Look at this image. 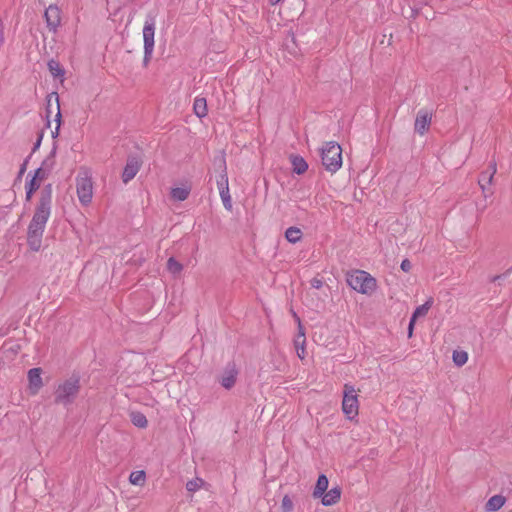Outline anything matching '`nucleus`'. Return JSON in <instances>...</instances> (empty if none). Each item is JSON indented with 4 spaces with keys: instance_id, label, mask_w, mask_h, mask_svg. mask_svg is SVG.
Segmentation results:
<instances>
[{
    "instance_id": "f257e3e1",
    "label": "nucleus",
    "mask_w": 512,
    "mask_h": 512,
    "mask_svg": "<svg viewBox=\"0 0 512 512\" xmlns=\"http://www.w3.org/2000/svg\"><path fill=\"white\" fill-rule=\"evenodd\" d=\"M52 185L47 184L41 190L39 202L27 230V243L31 250L39 251L46 223L51 214Z\"/></svg>"
},
{
    "instance_id": "f03ea898",
    "label": "nucleus",
    "mask_w": 512,
    "mask_h": 512,
    "mask_svg": "<svg viewBox=\"0 0 512 512\" xmlns=\"http://www.w3.org/2000/svg\"><path fill=\"white\" fill-rule=\"evenodd\" d=\"M80 389V377L72 375L56 386L54 391V403L65 407L73 404L78 397Z\"/></svg>"
},
{
    "instance_id": "7ed1b4c3",
    "label": "nucleus",
    "mask_w": 512,
    "mask_h": 512,
    "mask_svg": "<svg viewBox=\"0 0 512 512\" xmlns=\"http://www.w3.org/2000/svg\"><path fill=\"white\" fill-rule=\"evenodd\" d=\"M322 165L331 173H335L342 166V148L334 141L326 142L320 150Z\"/></svg>"
},
{
    "instance_id": "20e7f679",
    "label": "nucleus",
    "mask_w": 512,
    "mask_h": 512,
    "mask_svg": "<svg viewBox=\"0 0 512 512\" xmlns=\"http://www.w3.org/2000/svg\"><path fill=\"white\" fill-rule=\"evenodd\" d=\"M348 285L362 294H371L376 289V280L369 273L356 270L347 277Z\"/></svg>"
},
{
    "instance_id": "39448f33",
    "label": "nucleus",
    "mask_w": 512,
    "mask_h": 512,
    "mask_svg": "<svg viewBox=\"0 0 512 512\" xmlns=\"http://www.w3.org/2000/svg\"><path fill=\"white\" fill-rule=\"evenodd\" d=\"M359 403L356 390L353 385L345 384L343 390L342 411L348 419L358 415Z\"/></svg>"
},
{
    "instance_id": "423d86ee",
    "label": "nucleus",
    "mask_w": 512,
    "mask_h": 512,
    "mask_svg": "<svg viewBox=\"0 0 512 512\" xmlns=\"http://www.w3.org/2000/svg\"><path fill=\"white\" fill-rule=\"evenodd\" d=\"M155 21L153 18L146 20L143 27L144 58L143 64L147 66L151 60L154 48Z\"/></svg>"
},
{
    "instance_id": "0eeeda50",
    "label": "nucleus",
    "mask_w": 512,
    "mask_h": 512,
    "mask_svg": "<svg viewBox=\"0 0 512 512\" xmlns=\"http://www.w3.org/2000/svg\"><path fill=\"white\" fill-rule=\"evenodd\" d=\"M77 196L80 203L87 206L93 197V185L89 176H78L76 179Z\"/></svg>"
},
{
    "instance_id": "6e6552de",
    "label": "nucleus",
    "mask_w": 512,
    "mask_h": 512,
    "mask_svg": "<svg viewBox=\"0 0 512 512\" xmlns=\"http://www.w3.org/2000/svg\"><path fill=\"white\" fill-rule=\"evenodd\" d=\"M496 171V161H492L490 162L488 169L486 171L481 172L480 174L478 184L480 185L485 197H487L488 194H492V192L488 189V186L492 184Z\"/></svg>"
},
{
    "instance_id": "1a4fd4ad",
    "label": "nucleus",
    "mask_w": 512,
    "mask_h": 512,
    "mask_svg": "<svg viewBox=\"0 0 512 512\" xmlns=\"http://www.w3.org/2000/svg\"><path fill=\"white\" fill-rule=\"evenodd\" d=\"M431 120L432 112L428 111L427 109H420L415 119V132L419 135H424L431 125Z\"/></svg>"
},
{
    "instance_id": "9d476101",
    "label": "nucleus",
    "mask_w": 512,
    "mask_h": 512,
    "mask_svg": "<svg viewBox=\"0 0 512 512\" xmlns=\"http://www.w3.org/2000/svg\"><path fill=\"white\" fill-rule=\"evenodd\" d=\"M53 101L56 104V110H57V113L55 115V121L57 122V126H56L55 131H52V137L56 138L58 136L59 128H60V124H61V111H60L59 97L56 92H52V93L48 94L46 97V102H47L46 118L47 119H49L50 114L52 113L51 106H52Z\"/></svg>"
},
{
    "instance_id": "9b49d317",
    "label": "nucleus",
    "mask_w": 512,
    "mask_h": 512,
    "mask_svg": "<svg viewBox=\"0 0 512 512\" xmlns=\"http://www.w3.org/2000/svg\"><path fill=\"white\" fill-rule=\"evenodd\" d=\"M60 9L55 5H50L44 13L47 27L51 31H56L61 21Z\"/></svg>"
},
{
    "instance_id": "f8f14e48",
    "label": "nucleus",
    "mask_w": 512,
    "mask_h": 512,
    "mask_svg": "<svg viewBox=\"0 0 512 512\" xmlns=\"http://www.w3.org/2000/svg\"><path fill=\"white\" fill-rule=\"evenodd\" d=\"M141 167L140 161L137 157H129L122 173V180L124 183L131 181L138 173Z\"/></svg>"
},
{
    "instance_id": "ddd939ff",
    "label": "nucleus",
    "mask_w": 512,
    "mask_h": 512,
    "mask_svg": "<svg viewBox=\"0 0 512 512\" xmlns=\"http://www.w3.org/2000/svg\"><path fill=\"white\" fill-rule=\"evenodd\" d=\"M41 368H32L28 371L29 390L31 394L35 395L43 386Z\"/></svg>"
},
{
    "instance_id": "4468645a",
    "label": "nucleus",
    "mask_w": 512,
    "mask_h": 512,
    "mask_svg": "<svg viewBox=\"0 0 512 512\" xmlns=\"http://www.w3.org/2000/svg\"><path fill=\"white\" fill-rule=\"evenodd\" d=\"M237 375L238 371L235 367V364H229L221 376L220 384L225 389H231L236 383Z\"/></svg>"
},
{
    "instance_id": "2eb2a0df",
    "label": "nucleus",
    "mask_w": 512,
    "mask_h": 512,
    "mask_svg": "<svg viewBox=\"0 0 512 512\" xmlns=\"http://www.w3.org/2000/svg\"><path fill=\"white\" fill-rule=\"evenodd\" d=\"M341 497V488L336 486L325 492L320 498L324 506H332L336 504Z\"/></svg>"
},
{
    "instance_id": "dca6fc26",
    "label": "nucleus",
    "mask_w": 512,
    "mask_h": 512,
    "mask_svg": "<svg viewBox=\"0 0 512 512\" xmlns=\"http://www.w3.org/2000/svg\"><path fill=\"white\" fill-rule=\"evenodd\" d=\"M292 165V171L298 175L304 174L308 169V164L300 155L291 154L289 157Z\"/></svg>"
},
{
    "instance_id": "f3484780",
    "label": "nucleus",
    "mask_w": 512,
    "mask_h": 512,
    "mask_svg": "<svg viewBox=\"0 0 512 512\" xmlns=\"http://www.w3.org/2000/svg\"><path fill=\"white\" fill-rule=\"evenodd\" d=\"M506 498L502 495L492 496L485 504V510L487 512L498 511L505 504Z\"/></svg>"
},
{
    "instance_id": "a211bd4d",
    "label": "nucleus",
    "mask_w": 512,
    "mask_h": 512,
    "mask_svg": "<svg viewBox=\"0 0 512 512\" xmlns=\"http://www.w3.org/2000/svg\"><path fill=\"white\" fill-rule=\"evenodd\" d=\"M328 485V478L326 477V475L321 474L317 479L314 491L312 493L313 497L320 498L326 492Z\"/></svg>"
},
{
    "instance_id": "6ab92c4d",
    "label": "nucleus",
    "mask_w": 512,
    "mask_h": 512,
    "mask_svg": "<svg viewBox=\"0 0 512 512\" xmlns=\"http://www.w3.org/2000/svg\"><path fill=\"white\" fill-rule=\"evenodd\" d=\"M194 113L199 117L203 118L207 115V101L203 97H196L193 103Z\"/></svg>"
},
{
    "instance_id": "aec40b11",
    "label": "nucleus",
    "mask_w": 512,
    "mask_h": 512,
    "mask_svg": "<svg viewBox=\"0 0 512 512\" xmlns=\"http://www.w3.org/2000/svg\"><path fill=\"white\" fill-rule=\"evenodd\" d=\"M48 69L54 78L62 79L64 77L65 70L58 61L54 59L50 60L48 62Z\"/></svg>"
},
{
    "instance_id": "412c9836",
    "label": "nucleus",
    "mask_w": 512,
    "mask_h": 512,
    "mask_svg": "<svg viewBox=\"0 0 512 512\" xmlns=\"http://www.w3.org/2000/svg\"><path fill=\"white\" fill-rule=\"evenodd\" d=\"M130 419L133 425H135L138 428H146L148 425V420L146 416L141 412H131Z\"/></svg>"
},
{
    "instance_id": "4be33fe9",
    "label": "nucleus",
    "mask_w": 512,
    "mask_h": 512,
    "mask_svg": "<svg viewBox=\"0 0 512 512\" xmlns=\"http://www.w3.org/2000/svg\"><path fill=\"white\" fill-rule=\"evenodd\" d=\"M302 231L297 227H289L285 232V238L290 243H297L302 238Z\"/></svg>"
},
{
    "instance_id": "5701e85b",
    "label": "nucleus",
    "mask_w": 512,
    "mask_h": 512,
    "mask_svg": "<svg viewBox=\"0 0 512 512\" xmlns=\"http://www.w3.org/2000/svg\"><path fill=\"white\" fill-rule=\"evenodd\" d=\"M217 187L219 191L229 189L228 176L226 171L225 160H222V171L217 179Z\"/></svg>"
},
{
    "instance_id": "b1692460",
    "label": "nucleus",
    "mask_w": 512,
    "mask_h": 512,
    "mask_svg": "<svg viewBox=\"0 0 512 512\" xmlns=\"http://www.w3.org/2000/svg\"><path fill=\"white\" fill-rule=\"evenodd\" d=\"M190 188L176 187L171 190V197L176 201H184L189 197Z\"/></svg>"
},
{
    "instance_id": "393cba45",
    "label": "nucleus",
    "mask_w": 512,
    "mask_h": 512,
    "mask_svg": "<svg viewBox=\"0 0 512 512\" xmlns=\"http://www.w3.org/2000/svg\"><path fill=\"white\" fill-rule=\"evenodd\" d=\"M432 306V300H427L424 304L418 306L412 314V318L417 320L420 317H424L427 315L429 309Z\"/></svg>"
},
{
    "instance_id": "a878e982",
    "label": "nucleus",
    "mask_w": 512,
    "mask_h": 512,
    "mask_svg": "<svg viewBox=\"0 0 512 512\" xmlns=\"http://www.w3.org/2000/svg\"><path fill=\"white\" fill-rule=\"evenodd\" d=\"M55 155H56V147L54 146L51 150L50 154L43 160L41 167L45 168L46 171L51 173L54 165H55Z\"/></svg>"
},
{
    "instance_id": "bb28decb",
    "label": "nucleus",
    "mask_w": 512,
    "mask_h": 512,
    "mask_svg": "<svg viewBox=\"0 0 512 512\" xmlns=\"http://www.w3.org/2000/svg\"><path fill=\"white\" fill-rule=\"evenodd\" d=\"M167 270L173 275H178L183 270V265L174 257H170L167 260Z\"/></svg>"
},
{
    "instance_id": "cd10ccee",
    "label": "nucleus",
    "mask_w": 512,
    "mask_h": 512,
    "mask_svg": "<svg viewBox=\"0 0 512 512\" xmlns=\"http://www.w3.org/2000/svg\"><path fill=\"white\" fill-rule=\"evenodd\" d=\"M452 358H453V362L455 363V365L458 366V367H461V366H463L467 362L468 354L465 351H457V350H455L453 352Z\"/></svg>"
},
{
    "instance_id": "c85d7f7f",
    "label": "nucleus",
    "mask_w": 512,
    "mask_h": 512,
    "mask_svg": "<svg viewBox=\"0 0 512 512\" xmlns=\"http://www.w3.org/2000/svg\"><path fill=\"white\" fill-rule=\"evenodd\" d=\"M145 478H146V475H145V472L144 471H135V472H132L129 476V481L133 484V485H143L145 483Z\"/></svg>"
},
{
    "instance_id": "c756f323",
    "label": "nucleus",
    "mask_w": 512,
    "mask_h": 512,
    "mask_svg": "<svg viewBox=\"0 0 512 512\" xmlns=\"http://www.w3.org/2000/svg\"><path fill=\"white\" fill-rule=\"evenodd\" d=\"M219 193H220V197H221L224 207L227 210H231L232 202H231V196L229 193V189L221 190V191H219Z\"/></svg>"
},
{
    "instance_id": "7c9ffc66",
    "label": "nucleus",
    "mask_w": 512,
    "mask_h": 512,
    "mask_svg": "<svg viewBox=\"0 0 512 512\" xmlns=\"http://www.w3.org/2000/svg\"><path fill=\"white\" fill-rule=\"evenodd\" d=\"M203 484V480L200 478H195L193 480H190L186 484V489L190 492L197 491Z\"/></svg>"
},
{
    "instance_id": "2f4dec72",
    "label": "nucleus",
    "mask_w": 512,
    "mask_h": 512,
    "mask_svg": "<svg viewBox=\"0 0 512 512\" xmlns=\"http://www.w3.org/2000/svg\"><path fill=\"white\" fill-rule=\"evenodd\" d=\"M294 316H295L296 320L298 321V334H297V337H298V339H301V349L304 351V345H305V342H306L305 330H304V327L301 325L300 318L296 314Z\"/></svg>"
},
{
    "instance_id": "473e14b6",
    "label": "nucleus",
    "mask_w": 512,
    "mask_h": 512,
    "mask_svg": "<svg viewBox=\"0 0 512 512\" xmlns=\"http://www.w3.org/2000/svg\"><path fill=\"white\" fill-rule=\"evenodd\" d=\"M293 510V502L292 499L285 495L282 499L281 503V512H291Z\"/></svg>"
},
{
    "instance_id": "72a5a7b5",
    "label": "nucleus",
    "mask_w": 512,
    "mask_h": 512,
    "mask_svg": "<svg viewBox=\"0 0 512 512\" xmlns=\"http://www.w3.org/2000/svg\"><path fill=\"white\" fill-rule=\"evenodd\" d=\"M49 172L45 170V168H42L41 166L37 168L34 172V177L38 179L40 182L44 181L48 178Z\"/></svg>"
},
{
    "instance_id": "f704fd0d",
    "label": "nucleus",
    "mask_w": 512,
    "mask_h": 512,
    "mask_svg": "<svg viewBox=\"0 0 512 512\" xmlns=\"http://www.w3.org/2000/svg\"><path fill=\"white\" fill-rule=\"evenodd\" d=\"M41 182L36 179L34 176L26 183L25 188L30 189V191H37L40 187Z\"/></svg>"
},
{
    "instance_id": "c9c22d12",
    "label": "nucleus",
    "mask_w": 512,
    "mask_h": 512,
    "mask_svg": "<svg viewBox=\"0 0 512 512\" xmlns=\"http://www.w3.org/2000/svg\"><path fill=\"white\" fill-rule=\"evenodd\" d=\"M30 158H31V154L21 164L18 175H17L18 180H20L22 178V176L24 175V173L26 172L27 165H28Z\"/></svg>"
},
{
    "instance_id": "e433bc0d",
    "label": "nucleus",
    "mask_w": 512,
    "mask_h": 512,
    "mask_svg": "<svg viewBox=\"0 0 512 512\" xmlns=\"http://www.w3.org/2000/svg\"><path fill=\"white\" fill-rule=\"evenodd\" d=\"M412 268V264L411 262L408 260V259H404L401 263V269L404 271V272H409Z\"/></svg>"
},
{
    "instance_id": "4c0bfd02",
    "label": "nucleus",
    "mask_w": 512,
    "mask_h": 512,
    "mask_svg": "<svg viewBox=\"0 0 512 512\" xmlns=\"http://www.w3.org/2000/svg\"><path fill=\"white\" fill-rule=\"evenodd\" d=\"M511 271H512V267H511L510 269H508V270L506 271V273H504V274L492 276V277L490 278V281H491V282L499 281V280H500V279H502L503 277H506V276H507Z\"/></svg>"
},
{
    "instance_id": "58836bf2",
    "label": "nucleus",
    "mask_w": 512,
    "mask_h": 512,
    "mask_svg": "<svg viewBox=\"0 0 512 512\" xmlns=\"http://www.w3.org/2000/svg\"><path fill=\"white\" fill-rule=\"evenodd\" d=\"M42 138H43V132L41 131L38 135V138H37L34 146H33L32 153L35 152L40 147Z\"/></svg>"
},
{
    "instance_id": "ea45409f",
    "label": "nucleus",
    "mask_w": 512,
    "mask_h": 512,
    "mask_svg": "<svg viewBox=\"0 0 512 512\" xmlns=\"http://www.w3.org/2000/svg\"><path fill=\"white\" fill-rule=\"evenodd\" d=\"M4 39H5L4 38V27H3V22L0 19V47L3 45Z\"/></svg>"
},
{
    "instance_id": "a19ab883",
    "label": "nucleus",
    "mask_w": 512,
    "mask_h": 512,
    "mask_svg": "<svg viewBox=\"0 0 512 512\" xmlns=\"http://www.w3.org/2000/svg\"><path fill=\"white\" fill-rule=\"evenodd\" d=\"M415 322H416V320L411 317L410 322H409V326H408V335H409V337L412 336V332H413V328H414Z\"/></svg>"
},
{
    "instance_id": "79ce46f5",
    "label": "nucleus",
    "mask_w": 512,
    "mask_h": 512,
    "mask_svg": "<svg viewBox=\"0 0 512 512\" xmlns=\"http://www.w3.org/2000/svg\"><path fill=\"white\" fill-rule=\"evenodd\" d=\"M311 285H312L313 288L319 289L322 286V281L319 280V279L314 278L311 281Z\"/></svg>"
},
{
    "instance_id": "37998d69",
    "label": "nucleus",
    "mask_w": 512,
    "mask_h": 512,
    "mask_svg": "<svg viewBox=\"0 0 512 512\" xmlns=\"http://www.w3.org/2000/svg\"><path fill=\"white\" fill-rule=\"evenodd\" d=\"M25 189H26V201H30L32 199V196L35 191H30V189H28V188H25Z\"/></svg>"
},
{
    "instance_id": "c03bdc74",
    "label": "nucleus",
    "mask_w": 512,
    "mask_h": 512,
    "mask_svg": "<svg viewBox=\"0 0 512 512\" xmlns=\"http://www.w3.org/2000/svg\"><path fill=\"white\" fill-rule=\"evenodd\" d=\"M294 344H295L296 349H301V339H298L297 336L294 340Z\"/></svg>"
},
{
    "instance_id": "a18cd8bd",
    "label": "nucleus",
    "mask_w": 512,
    "mask_h": 512,
    "mask_svg": "<svg viewBox=\"0 0 512 512\" xmlns=\"http://www.w3.org/2000/svg\"><path fill=\"white\" fill-rule=\"evenodd\" d=\"M297 350V354L298 356L303 359L304 358V353H305V350L303 351L302 349H296Z\"/></svg>"
},
{
    "instance_id": "49530a36",
    "label": "nucleus",
    "mask_w": 512,
    "mask_h": 512,
    "mask_svg": "<svg viewBox=\"0 0 512 512\" xmlns=\"http://www.w3.org/2000/svg\"><path fill=\"white\" fill-rule=\"evenodd\" d=\"M279 1H280V0H270V2H271V4H272V5L277 4Z\"/></svg>"
}]
</instances>
